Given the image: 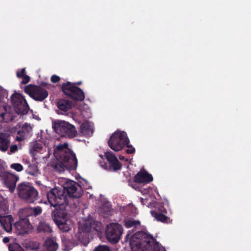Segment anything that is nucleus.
Returning a JSON list of instances; mask_svg holds the SVG:
<instances>
[{"instance_id": "obj_1", "label": "nucleus", "mask_w": 251, "mask_h": 251, "mask_svg": "<svg viewBox=\"0 0 251 251\" xmlns=\"http://www.w3.org/2000/svg\"><path fill=\"white\" fill-rule=\"evenodd\" d=\"M56 162L53 164V168L59 173L65 169L75 170L77 166V160L75 154L69 148L67 143L59 144L54 151Z\"/></svg>"}, {"instance_id": "obj_2", "label": "nucleus", "mask_w": 251, "mask_h": 251, "mask_svg": "<svg viewBox=\"0 0 251 251\" xmlns=\"http://www.w3.org/2000/svg\"><path fill=\"white\" fill-rule=\"evenodd\" d=\"M131 248L136 247L141 251H166L152 236L144 231H138L130 238Z\"/></svg>"}, {"instance_id": "obj_3", "label": "nucleus", "mask_w": 251, "mask_h": 251, "mask_svg": "<svg viewBox=\"0 0 251 251\" xmlns=\"http://www.w3.org/2000/svg\"><path fill=\"white\" fill-rule=\"evenodd\" d=\"M47 198L49 203L50 206L57 209H64L65 205L69 204V200L66 196L63 194L61 188L56 187L50 189L47 192Z\"/></svg>"}, {"instance_id": "obj_4", "label": "nucleus", "mask_w": 251, "mask_h": 251, "mask_svg": "<svg viewBox=\"0 0 251 251\" xmlns=\"http://www.w3.org/2000/svg\"><path fill=\"white\" fill-rule=\"evenodd\" d=\"M19 197L28 203H33L38 196L37 190L28 182H22L17 187Z\"/></svg>"}, {"instance_id": "obj_5", "label": "nucleus", "mask_w": 251, "mask_h": 251, "mask_svg": "<svg viewBox=\"0 0 251 251\" xmlns=\"http://www.w3.org/2000/svg\"><path fill=\"white\" fill-rule=\"evenodd\" d=\"M128 143H129V140L125 131L115 132L108 142L109 147L115 151L122 150Z\"/></svg>"}, {"instance_id": "obj_6", "label": "nucleus", "mask_w": 251, "mask_h": 251, "mask_svg": "<svg viewBox=\"0 0 251 251\" xmlns=\"http://www.w3.org/2000/svg\"><path fill=\"white\" fill-rule=\"evenodd\" d=\"M53 128L61 136L73 138L77 135V131L75 126L64 121L54 122Z\"/></svg>"}, {"instance_id": "obj_7", "label": "nucleus", "mask_w": 251, "mask_h": 251, "mask_svg": "<svg viewBox=\"0 0 251 251\" xmlns=\"http://www.w3.org/2000/svg\"><path fill=\"white\" fill-rule=\"evenodd\" d=\"M61 89L63 93L76 101H81L84 100L85 95L83 91L80 88L75 86L70 82L64 83L62 85Z\"/></svg>"}, {"instance_id": "obj_8", "label": "nucleus", "mask_w": 251, "mask_h": 251, "mask_svg": "<svg viewBox=\"0 0 251 251\" xmlns=\"http://www.w3.org/2000/svg\"><path fill=\"white\" fill-rule=\"evenodd\" d=\"M12 104L18 114L25 115L29 109V105L25 98L20 94L15 93L11 96Z\"/></svg>"}, {"instance_id": "obj_9", "label": "nucleus", "mask_w": 251, "mask_h": 251, "mask_svg": "<svg viewBox=\"0 0 251 251\" xmlns=\"http://www.w3.org/2000/svg\"><path fill=\"white\" fill-rule=\"evenodd\" d=\"M25 92L34 100L43 101L49 95L48 91L38 85L29 84L25 87Z\"/></svg>"}, {"instance_id": "obj_10", "label": "nucleus", "mask_w": 251, "mask_h": 251, "mask_svg": "<svg viewBox=\"0 0 251 251\" xmlns=\"http://www.w3.org/2000/svg\"><path fill=\"white\" fill-rule=\"evenodd\" d=\"M123 233V227L118 223H111L108 225L105 230L107 240L113 244L117 243Z\"/></svg>"}, {"instance_id": "obj_11", "label": "nucleus", "mask_w": 251, "mask_h": 251, "mask_svg": "<svg viewBox=\"0 0 251 251\" xmlns=\"http://www.w3.org/2000/svg\"><path fill=\"white\" fill-rule=\"evenodd\" d=\"M61 190L68 200L69 198H78L82 195L80 186L74 181L66 182L64 184Z\"/></svg>"}, {"instance_id": "obj_12", "label": "nucleus", "mask_w": 251, "mask_h": 251, "mask_svg": "<svg viewBox=\"0 0 251 251\" xmlns=\"http://www.w3.org/2000/svg\"><path fill=\"white\" fill-rule=\"evenodd\" d=\"M0 176L2 177L4 185L8 189L11 193H13L16 189V183L19 179V176L4 171Z\"/></svg>"}, {"instance_id": "obj_13", "label": "nucleus", "mask_w": 251, "mask_h": 251, "mask_svg": "<svg viewBox=\"0 0 251 251\" xmlns=\"http://www.w3.org/2000/svg\"><path fill=\"white\" fill-rule=\"evenodd\" d=\"M14 226L18 235L28 233L33 227L30 223V219L26 217H20V219L14 224Z\"/></svg>"}, {"instance_id": "obj_14", "label": "nucleus", "mask_w": 251, "mask_h": 251, "mask_svg": "<svg viewBox=\"0 0 251 251\" xmlns=\"http://www.w3.org/2000/svg\"><path fill=\"white\" fill-rule=\"evenodd\" d=\"M42 208L37 206L34 207H27L22 209L19 213L20 217H26L33 221L32 224H35L36 217L41 214Z\"/></svg>"}, {"instance_id": "obj_15", "label": "nucleus", "mask_w": 251, "mask_h": 251, "mask_svg": "<svg viewBox=\"0 0 251 251\" xmlns=\"http://www.w3.org/2000/svg\"><path fill=\"white\" fill-rule=\"evenodd\" d=\"M105 156L109 164V166H106V169L111 172H116L121 169L122 164L114 153L107 151L105 153Z\"/></svg>"}, {"instance_id": "obj_16", "label": "nucleus", "mask_w": 251, "mask_h": 251, "mask_svg": "<svg viewBox=\"0 0 251 251\" xmlns=\"http://www.w3.org/2000/svg\"><path fill=\"white\" fill-rule=\"evenodd\" d=\"M167 213V210L162 205H159L151 211L153 217L157 221L163 223L166 222L169 219L168 217L166 215Z\"/></svg>"}, {"instance_id": "obj_17", "label": "nucleus", "mask_w": 251, "mask_h": 251, "mask_svg": "<svg viewBox=\"0 0 251 251\" xmlns=\"http://www.w3.org/2000/svg\"><path fill=\"white\" fill-rule=\"evenodd\" d=\"M153 180V177L145 170H141L134 177V181L137 183L148 184Z\"/></svg>"}, {"instance_id": "obj_18", "label": "nucleus", "mask_w": 251, "mask_h": 251, "mask_svg": "<svg viewBox=\"0 0 251 251\" xmlns=\"http://www.w3.org/2000/svg\"><path fill=\"white\" fill-rule=\"evenodd\" d=\"M58 110L56 112L58 114H65L73 107V103L68 100L60 99L56 103Z\"/></svg>"}, {"instance_id": "obj_19", "label": "nucleus", "mask_w": 251, "mask_h": 251, "mask_svg": "<svg viewBox=\"0 0 251 251\" xmlns=\"http://www.w3.org/2000/svg\"><path fill=\"white\" fill-rule=\"evenodd\" d=\"M54 221L59 229L62 232H68L71 229V221L67 219L66 215L62 218L56 217Z\"/></svg>"}, {"instance_id": "obj_20", "label": "nucleus", "mask_w": 251, "mask_h": 251, "mask_svg": "<svg viewBox=\"0 0 251 251\" xmlns=\"http://www.w3.org/2000/svg\"><path fill=\"white\" fill-rule=\"evenodd\" d=\"M13 222V218L11 215H0V224L3 229L7 232H10L12 231Z\"/></svg>"}, {"instance_id": "obj_21", "label": "nucleus", "mask_w": 251, "mask_h": 251, "mask_svg": "<svg viewBox=\"0 0 251 251\" xmlns=\"http://www.w3.org/2000/svg\"><path fill=\"white\" fill-rule=\"evenodd\" d=\"M31 131L32 128L27 123L25 124L18 131L17 134L19 136H17L16 140L18 141H22L25 138L30 136Z\"/></svg>"}, {"instance_id": "obj_22", "label": "nucleus", "mask_w": 251, "mask_h": 251, "mask_svg": "<svg viewBox=\"0 0 251 251\" xmlns=\"http://www.w3.org/2000/svg\"><path fill=\"white\" fill-rule=\"evenodd\" d=\"M36 230L39 233H43L45 234H49L52 232V228L49 224L45 221L39 222L37 226Z\"/></svg>"}, {"instance_id": "obj_23", "label": "nucleus", "mask_w": 251, "mask_h": 251, "mask_svg": "<svg viewBox=\"0 0 251 251\" xmlns=\"http://www.w3.org/2000/svg\"><path fill=\"white\" fill-rule=\"evenodd\" d=\"M58 247L56 241L51 238H48L44 243V248L46 251H56Z\"/></svg>"}, {"instance_id": "obj_24", "label": "nucleus", "mask_w": 251, "mask_h": 251, "mask_svg": "<svg viewBox=\"0 0 251 251\" xmlns=\"http://www.w3.org/2000/svg\"><path fill=\"white\" fill-rule=\"evenodd\" d=\"M10 143L9 138L5 134L0 133V151H1L5 152L7 151Z\"/></svg>"}, {"instance_id": "obj_25", "label": "nucleus", "mask_w": 251, "mask_h": 251, "mask_svg": "<svg viewBox=\"0 0 251 251\" xmlns=\"http://www.w3.org/2000/svg\"><path fill=\"white\" fill-rule=\"evenodd\" d=\"M80 130L84 135H89L92 133V130L90 125L88 123H83L80 126Z\"/></svg>"}, {"instance_id": "obj_26", "label": "nucleus", "mask_w": 251, "mask_h": 251, "mask_svg": "<svg viewBox=\"0 0 251 251\" xmlns=\"http://www.w3.org/2000/svg\"><path fill=\"white\" fill-rule=\"evenodd\" d=\"M9 113L7 112L6 107L5 106L0 107V118L4 122H7L9 120Z\"/></svg>"}, {"instance_id": "obj_27", "label": "nucleus", "mask_w": 251, "mask_h": 251, "mask_svg": "<svg viewBox=\"0 0 251 251\" xmlns=\"http://www.w3.org/2000/svg\"><path fill=\"white\" fill-rule=\"evenodd\" d=\"M140 222L138 220L133 219H127L125 221V226L127 228L134 227L137 228L138 226H140Z\"/></svg>"}, {"instance_id": "obj_28", "label": "nucleus", "mask_w": 251, "mask_h": 251, "mask_svg": "<svg viewBox=\"0 0 251 251\" xmlns=\"http://www.w3.org/2000/svg\"><path fill=\"white\" fill-rule=\"evenodd\" d=\"M9 251H25L24 249L18 243H13L8 246Z\"/></svg>"}, {"instance_id": "obj_29", "label": "nucleus", "mask_w": 251, "mask_h": 251, "mask_svg": "<svg viewBox=\"0 0 251 251\" xmlns=\"http://www.w3.org/2000/svg\"><path fill=\"white\" fill-rule=\"evenodd\" d=\"M79 229L84 234H87L91 231V226L89 223H85L80 226Z\"/></svg>"}, {"instance_id": "obj_30", "label": "nucleus", "mask_w": 251, "mask_h": 251, "mask_svg": "<svg viewBox=\"0 0 251 251\" xmlns=\"http://www.w3.org/2000/svg\"><path fill=\"white\" fill-rule=\"evenodd\" d=\"M10 168L17 172H21L23 170V166L20 163H13L10 165Z\"/></svg>"}, {"instance_id": "obj_31", "label": "nucleus", "mask_w": 251, "mask_h": 251, "mask_svg": "<svg viewBox=\"0 0 251 251\" xmlns=\"http://www.w3.org/2000/svg\"><path fill=\"white\" fill-rule=\"evenodd\" d=\"M125 146H126L128 149L126 150V152L127 154H133L135 151V149L132 147V145H129V143L126 144Z\"/></svg>"}, {"instance_id": "obj_32", "label": "nucleus", "mask_w": 251, "mask_h": 251, "mask_svg": "<svg viewBox=\"0 0 251 251\" xmlns=\"http://www.w3.org/2000/svg\"><path fill=\"white\" fill-rule=\"evenodd\" d=\"M93 251H110L109 248L106 246H100L95 249Z\"/></svg>"}, {"instance_id": "obj_33", "label": "nucleus", "mask_w": 251, "mask_h": 251, "mask_svg": "<svg viewBox=\"0 0 251 251\" xmlns=\"http://www.w3.org/2000/svg\"><path fill=\"white\" fill-rule=\"evenodd\" d=\"M25 69L23 68L20 71H18L17 72V76L19 78H22V77L25 75Z\"/></svg>"}, {"instance_id": "obj_34", "label": "nucleus", "mask_w": 251, "mask_h": 251, "mask_svg": "<svg viewBox=\"0 0 251 251\" xmlns=\"http://www.w3.org/2000/svg\"><path fill=\"white\" fill-rule=\"evenodd\" d=\"M60 80V77L55 75H52L50 78V80L52 83H57Z\"/></svg>"}, {"instance_id": "obj_35", "label": "nucleus", "mask_w": 251, "mask_h": 251, "mask_svg": "<svg viewBox=\"0 0 251 251\" xmlns=\"http://www.w3.org/2000/svg\"><path fill=\"white\" fill-rule=\"evenodd\" d=\"M23 80L22 81L21 84H26L27 83L29 80H30V77L29 76L25 75L24 76L22 77Z\"/></svg>"}, {"instance_id": "obj_36", "label": "nucleus", "mask_w": 251, "mask_h": 251, "mask_svg": "<svg viewBox=\"0 0 251 251\" xmlns=\"http://www.w3.org/2000/svg\"><path fill=\"white\" fill-rule=\"evenodd\" d=\"M18 150V146L16 145H12L10 147V151L11 153H14Z\"/></svg>"}, {"instance_id": "obj_37", "label": "nucleus", "mask_w": 251, "mask_h": 251, "mask_svg": "<svg viewBox=\"0 0 251 251\" xmlns=\"http://www.w3.org/2000/svg\"><path fill=\"white\" fill-rule=\"evenodd\" d=\"M103 207H106V211H109L111 209V206L109 204V203L108 202H104L102 205Z\"/></svg>"}, {"instance_id": "obj_38", "label": "nucleus", "mask_w": 251, "mask_h": 251, "mask_svg": "<svg viewBox=\"0 0 251 251\" xmlns=\"http://www.w3.org/2000/svg\"><path fill=\"white\" fill-rule=\"evenodd\" d=\"M49 84H48V83L47 82H42L40 85H39L38 86H41L42 87V88H47L49 87Z\"/></svg>"}, {"instance_id": "obj_39", "label": "nucleus", "mask_w": 251, "mask_h": 251, "mask_svg": "<svg viewBox=\"0 0 251 251\" xmlns=\"http://www.w3.org/2000/svg\"><path fill=\"white\" fill-rule=\"evenodd\" d=\"M10 240L8 237H5L3 239V242L4 243H7L9 242Z\"/></svg>"}, {"instance_id": "obj_40", "label": "nucleus", "mask_w": 251, "mask_h": 251, "mask_svg": "<svg viewBox=\"0 0 251 251\" xmlns=\"http://www.w3.org/2000/svg\"><path fill=\"white\" fill-rule=\"evenodd\" d=\"M72 83L73 84V83ZM74 84L75 86H76L77 85H80V84H81V82L79 81V82H77L76 83H74Z\"/></svg>"}, {"instance_id": "obj_41", "label": "nucleus", "mask_w": 251, "mask_h": 251, "mask_svg": "<svg viewBox=\"0 0 251 251\" xmlns=\"http://www.w3.org/2000/svg\"><path fill=\"white\" fill-rule=\"evenodd\" d=\"M3 168L0 166V175L1 174V173L3 171Z\"/></svg>"}, {"instance_id": "obj_42", "label": "nucleus", "mask_w": 251, "mask_h": 251, "mask_svg": "<svg viewBox=\"0 0 251 251\" xmlns=\"http://www.w3.org/2000/svg\"><path fill=\"white\" fill-rule=\"evenodd\" d=\"M28 172V173L29 174H30V175H33V173H30V172Z\"/></svg>"}, {"instance_id": "obj_43", "label": "nucleus", "mask_w": 251, "mask_h": 251, "mask_svg": "<svg viewBox=\"0 0 251 251\" xmlns=\"http://www.w3.org/2000/svg\"><path fill=\"white\" fill-rule=\"evenodd\" d=\"M129 236V234H127L126 235V237H128V236Z\"/></svg>"}]
</instances>
